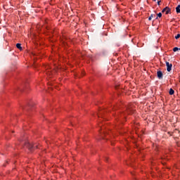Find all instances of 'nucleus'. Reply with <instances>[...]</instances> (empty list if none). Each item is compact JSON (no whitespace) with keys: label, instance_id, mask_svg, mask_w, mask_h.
Instances as JSON below:
<instances>
[{"label":"nucleus","instance_id":"nucleus-3","mask_svg":"<svg viewBox=\"0 0 180 180\" xmlns=\"http://www.w3.org/2000/svg\"><path fill=\"white\" fill-rule=\"evenodd\" d=\"M157 75H158V79H162L163 75H162V72H161V70H159L157 72Z\"/></svg>","mask_w":180,"mask_h":180},{"label":"nucleus","instance_id":"nucleus-16","mask_svg":"<svg viewBox=\"0 0 180 180\" xmlns=\"http://www.w3.org/2000/svg\"><path fill=\"white\" fill-rule=\"evenodd\" d=\"M156 19H158V17H157Z\"/></svg>","mask_w":180,"mask_h":180},{"label":"nucleus","instance_id":"nucleus-14","mask_svg":"<svg viewBox=\"0 0 180 180\" xmlns=\"http://www.w3.org/2000/svg\"><path fill=\"white\" fill-rule=\"evenodd\" d=\"M153 1H154V2H155V1H157V0H153Z\"/></svg>","mask_w":180,"mask_h":180},{"label":"nucleus","instance_id":"nucleus-7","mask_svg":"<svg viewBox=\"0 0 180 180\" xmlns=\"http://www.w3.org/2000/svg\"><path fill=\"white\" fill-rule=\"evenodd\" d=\"M171 12V8H169V7H167V8L166 9V15H168V13H170Z\"/></svg>","mask_w":180,"mask_h":180},{"label":"nucleus","instance_id":"nucleus-2","mask_svg":"<svg viewBox=\"0 0 180 180\" xmlns=\"http://www.w3.org/2000/svg\"><path fill=\"white\" fill-rule=\"evenodd\" d=\"M166 67H167V71L168 72H170L172 70V63H169V62H166Z\"/></svg>","mask_w":180,"mask_h":180},{"label":"nucleus","instance_id":"nucleus-15","mask_svg":"<svg viewBox=\"0 0 180 180\" xmlns=\"http://www.w3.org/2000/svg\"><path fill=\"white\" fill-rule=\"evenodd\" d=\"M105 160H108V158H105Z\"/></svg>","mask_w":180,"mask_h":180},{"label":"nucleus","instance_id":"nucleus-5","mask_svg":"<svg viewBox=\"0 0 180 180\" xmlns=\"http://www.w3.org/2000/svg\"><path fill=\"white\" fill-rule=\"evenodd\" d=\"M169 94V95H174V94H175V91H174V89H170Z\"/></svg>","mask_w":180,"mask_h":180},{"label":"nucleus","instance_id":"nucleus-11","mask_svg":"<svg viewBox=\"0 0 180 180\" xmlns=\"http://www.w3.org/2000/svg\"><path fill=\"white\" fill-rule=\"evenodd\" d=\"M157 15H158V18H161L162 16V13H159Z\"/></svg>","mask_w":180,"mask_h":180},{"label":"nucleus","instance_id":"nucleus-4","mask_svg":"<svg viewBox=\"0 0 180 180\" xmlns=\"http://www.w3.org/2000/svg\"><path fill=\"white\" fill-rule=\"evenodd\" d=\"M176 13H180V5H178L176 8Z\"/></svg>","mask_w":180,"mask_h":180},{"label":"nucleus","instance_id":"nucleus-6","mask_svg":"<svg viewBox=\"0 0 180 180\" xmlns=\"http://www.w3.org/2000/svg\"><path fill=\"white\" fill-rule=\"evenodd\" d=\"M16 47H17V49H18L19 50H22V44H16Z\"/></svg>","mask_w":180,"mask_h":180},{"label":"nucleus","instance_id":"nucleus-9","mask_svg":"<svg viewBox=\"0 0 180 180\" xmlns=\"http://www.w3.org/2000/svg\"><path fill=\"white\" fill-rule=\"evenodd\" d=\"M178 50H179V48H178V47H174L173 49V51H174V52L178 51Z\"/></svg>","mask_w":180,"mask_h":180},{"label":"nucleus","instance_id":"nucleus-13","mask_svg":"<svg viewBox=\"0 0 180 180\" xmlns=\"http://www.w3.org/2000/svg\"><path fill=\"white\" fill-rule=\"evenodd\" d=\"M160 2H161V1H158V5H160Z\"/></svg>","mask_w":180,"mask_h":180},{"label":"nucleus","instance_id":"nucleus-10","mask_svg":"<svg viewBox=\"0 0 180 180\" xmlns=\"http://www.w3.org/2000/svg\"><path fill=\"white\" fill-rule=\"evenodd\" d=\"M167 9H168V6L165 7L162 11V13H164V12L167 11Z\"/></svg>","mask_w":180,"mask_h":180},{"label":"nucleus","instance_id":"nucleus-12","mask_svg":"<svg viewBox=\"0 0 180 180\" xmlns=\"http://www.w3.org/2000/svg\"><path fill=\"white\" fill-rule=\"evenodd\" d=\"M179 37H180V34H178L175 37L176 40H178V39H179Z\"/></svg>","mask_w":180,"mask_h":180},{"label":"nucleus","instance_id":"nucleus-8","mask_svg":"<svg viewBox=\"0 0 180 180\" xmlns=\"http://www.w3.org/2000/svg\"><path fill=\"white\" fill-rule=\"evenodd\" d=\"M153 18H155V14H152V15L148 18V20H151V19H153Z\"/></svg>","mask_w":180,"mask_h":180},{"label":"nucleus","instance_id":"nucleus-1","mask_svg":"<svg viewBox=\"0 0 180 180\" xmlns=\"http://www.w3.org/2000/svg\"><path fill=\"white\" fill-rule=\"evenodd\" d=\"M25 147L28 148L30 151H33L34 148H37V146H34L32 143L29 142L28 141H25Z\"/></svg>","mask_w":180,"mask_h":180}]
</instances>
